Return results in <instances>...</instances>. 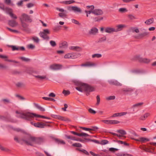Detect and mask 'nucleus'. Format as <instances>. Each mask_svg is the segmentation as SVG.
<instances>
[{
	"label": "nucleus",
	"instance_id": "f257e3e1",
	"mask_svg": "<svg viewBox=\"0 0 156 156\" xmlns=\"http://www.w3.org/2000/svg\"><path fill=\"white\" fill-rule=\"evenodd\" d=\"M16 116L19 118L29 120L34 117H40L42 118L49 119V118L44 116L37 115L35 114L30 113L29 112H21L16 111Z\"/></svg>",
	"mask_w": 156,
	"mask_h": 156
},
{
	"label": "nucleus",
	"instance_id": "f03ea898",
	"mask_svg": "<svg viewBox=\"0 0 156 156\" xmlns=\"http://www.w3.org/2000/svg\"><path fill=\"white\" fill-rule=\"evenodd\" d=\"M24 141L28 144L33 145V144H41L44 141L43 138L40 137H35L30 136L27 140H24Z\"/></svg>",
	"mask_w": 156,
	"mask_h": 156
},
{
	"label": "nucleus",
	"instance_id": "7ed1b4c3",
	"mask_svg": "<svg viewBox=\"0 0 156 156\" xmlns=\"http://www.w3.org/2000/svg\"><path fill=\"white\" fill-rule=\"evenodd\" d=\"M20 19L21 22H25L30 23L32 22V20L30 17V16L25 13H22L20 17Z\"/></svg>",
	"mask_w": 156,
	"mask_h": 156
},
{
	"label": "nucleus",
	"instance_id": "20e7f679",
	"mask_svg": "<svg viewBox=\"0 0 156 156\" xmlns=\"http://www.w3.org/2000/svg\"><path fill=\"white\" fill-rule=\"evenodd\" d=\"M50 34V31L48 29L44 30L43 31H41L39 35L44 40H48L49 39V37L48 34Z\"/></svg>",
	"mask_w": 156,
	"mask_h": 156
},
{
	"label": "nucleus",
	"instance_id": "39448f33",
	"mask_svg": "<svg viewBox=\"0 0 156 156\" xmlns=\"http://www.w3.org/2000/svg\"><path fill=\"white\" fill-rule=\"evenodd\" d=\"M83 87L84 88V91L87 92V95L89 94V92L94 91L95 90L93 87L85 83L83 84Z\"/></svg>",
	"mask_w": 156,
	"mask_h": 156
},
{
	"label": "nucleus",
	"instance_id": "423d86ee",
	"mask_svg": "<svg viewBox=\"0 0 156 156\" xmlns=\"http://www.w3.org/2000/svg\"><path fill=\"white\" fill-rule=\"evenodd\" d=\"M56 9L59 11L62 12L59 13L58 16L59 17L62 18H63L66 16L67 12L66 10H64V9L63 8H60L58 7L56 8Z\"/></svg>",
	"mask_w": 156,
	"mask_h": 156
},
{
	"label": "nucleus",
	"instance_id": "0eeeda50",
	"mask_svg": "<svg viewBox=\"0 0 156 156\" xmlns=\"http://www.w3.org/2000/svg\"><path fill=\"white\" fill-rule=\"evenodd\" d=\"M68 9L69 11H73L74 13H81L82 12L81 9L76 6H73L72 7H69L68 8Z\"/></svg>",
	"mask_w": 156,
	"mask_h": 156
},
{
	"label": "nucleus",
	"instance_id": "6e6552de",
	"mask_svg": "<svg viewBox=\"0 0 156 156\" xmlns=\"http://www.w3.org/2000/svg\"><path fill=\"white\" fill-rule=\"evenodd\" d=\"M87 9H90V10H85V12L87 14V17H90L89 15L91 13H92L93 11L94 8V7L93 5H87Z\"/></svg>",
	"mask_w": 156,
	"mask_h": 156
},
{
	"label": "nucleus",
	"instance_id": "1a4fd4ad",
	"mask_svg": "<svg viewBox=\"0 0 156 156\" xmlns=\"http://www.w3.org/2000/svg\"><path fill=\"white\" fill-rule=\"evenodd\" d=\"M136 58L140 62L145 63H148L150 61V60L146 58H143L140 57V56H136Z\"/></svg>",
	"mask_w": 156,
	"mask_h": 156
},
{
	"label": "nucleus",
	"instance_id": "9d476101",
	"mask_svg": "<svg viewBox=\"0 0 156 156\" xmlns=\"http://www.w3.org/2000/svg\"><path fill=\"white\" fill-rule=\"evenodd\" d=\"M50 68V69L53 70H57L61 69L62 66L58 64H55L51 65Z\"/></svg>",
	"mask_w": 156,
	"mask_h": 156
},
{
	"label": "nucleus",
	"instance_id": "9b49d317",
	"mask_svg": "<svg viewBox=\"0 0 156 156\" xmlns=\"http://www.w3.org/2000/svg\"><path fill=\"white\" fill-rule=\"evenodd\" d=\"M108 82L111 85H113L117 86H122V84L116 80H108Z\"/></svg>",
	"mask_w": 156,
	"mask_h": 156
},
{
	"label": "nucleus",
	"instance_id": "f8f14e48",
	"mask_svg": "<svg viewBox=\"0 0 156 156\" xmlns=\"http://www.w3.org/2000/svg\"><path fill=\"white\" fill-rule=\"evenodd\" d=\"M98 29L95 27H93L89 31V33L91 35H95L98 33Z\"/></svg>",
	"mask_w": 156,
	"mask_h": 156
},
{
	"label": "nucleus",
	"instance_id": "ddd939ff",
	"mask_svg": "<svg viewBox=\"0 0 156 156\" xmlns=\"http://www.w3.org/2000/svg\"><path fill=\"white\" fill-rule=\"evenodd\" d=\"M92 11V13L96 15H101L103 14V11L100 9H95Z\"/></svg>",
	"mask_w": 156,
	"mask_h": 156
},
{
	"label": "nucleus",
	"instance_id": "4468645a",
	"mask_svg": "<svg viewBox=\"0 0 156 156\" xmlns=\"http://www.w3.org/2000/svg\"><path fill=\"white\" fill-rule=\"evenodd\" d=\"M96 65V64L94 63L91 62H88L86 63L81 64L80 66H81L92 67L93 66H95Z\"/></svg>",
	"mask_w": 156,
	"mask_h": 156
},
{
	"label": "nucleus",
	"instance_id": "2eb2a0df",
	"mask_svg": "<svg viewBox=\"0 0 156 156\" xmlns=\"http://www.w3.org/2000/svg\"><path fill=\"white\" fill-rule=\"evenodd\" d=\"M104 31L105 33H111L112 32H115V28L111 27H107L105 29Z\"/></svg>",
	"mask_w": 156,
	"mask_h": 156
},
{
	"label": "nucleus",
	"instance_id": "dca6fc26",
	"mask_svg": "<svg viewBox=\"0 0 156 156\" xmlns=\"http://www.w3.org/2000/svg\"><path fill=\"white\" fill-rule=\"evenodd\" d=\"M12 49L13 51L15 50H23L24 51L25 50V48L23 47H19V46H12Z\"/></svg>",
	"mask_w": 156,
	"mask_h": 156
},
{
	"label": "nucleus",
	"instance_id": "f3484780",
	"mask_svg": "<svg viewBox=\"0 0 156 156\" xmlns=\"http://www.w3.org/2000/svg\"><path fill=\"white\" fill-rule=\"evenodd\" d=\"M125 26L123 25H119L116 26V28H115V32L119 31L122 30L123 28L125 27Z\"/></svg>",
	"mask_w": 156,
	"mask_h": 156
},
{
	"label": "nucleus",
	"instance_id": "a211bd4d",
	"mask_svg": "<svg viewBox=\"0 0 156 156\" xmlns=\"http://www.w3.org/2000/svg\"><path fill=\"white\" fill-rule=\"evenodd\" d=\"M132 139H134L135 140L137 141H140L142 142H144L146 141H149L150 140L149 139L144 137H140L138 139H135L133 138H132Z\"/></svg>",
	"mask_w": 156,
	"mask_h": 156
},
{
	"label": "nucleus",
	"instance_id": "6ab92c4d",
	"mask_svg": "<svg viewBox=\"0 0 156 156\" xmlns=\"http://www.w3.org/2000/svg\"><path fill=\"white\" fill-rule=\"evenodd\" d=\"M33 125L35 127L40 128H43L44 126V124L41 123L39 122L34 123Z\"/></svg>",
	"mask_w": 156,
	"mask_h": 156
},
{
	"label": "nucleus",
	"instance_id": "aec40b11",
	"mask_svg": "<svg viewBox=\"0 0 156 156\" xmlns=\"http://www.w3.org/2000/svg\"><path fill=\"white\" fill-rule=\"evenodd\" d=\"M143 103L142 102L139 103H136V104H135L134 105H133L132 107V108L133 109V111H134V110L140 107V106H141V105H142L143 104Z\"/></svg>",
	"mask_w": 156,
	"mask_h": 156
},
{
	"label": "nucleus",
	"instance_id": "412c9836",
	"mask_svg": "<svg viewBox=\"0 0 156 156\" xmlns=\"http://www.w3.org/2000/svg\"><path fill=\"white\" fill-rule=\"evenodd\" d=\"M9 24L12 27H16L17 25V23L14 20H9Z\"/></svg>",
	"mask_w": 156,
	"mask_h": 156
},
{
	"label": "nucleus",
	"instance_id": "4be33fe9",
	"mask_svg": "<svg viewBox=\"0 0 156 156\" xmlns=\"http://www.w3.org/2000/svg\"><path fill=\"white\" fill-rule=\"evenodd\" d=\"M3 11H4L6 13L9 15L10 13L12 12V9L8 7H5Z\"/></svg>",
	"mask_w": 156,
	"mask_h": 156
},
{
	"label": "nucleus",
	"instance_id": "5701e85b",
	"mask_svg": "<svg viewBox=\"0 0 156 156\" xmlns=\"http://www.w3.org/2000/svg\"><path fill=\"white\" fill-rule=\"evenodd\" d=\"M150 114L149 113H146L144 115L141 116L140 118V120H145L149 116Z\"/></svg>",
	"mask_w": 156,
	"mask_h": 156
},
{
	"label": "nucleus",
	"instance_id": "b1692460",
	"mask_svg": "<svg viewBox=\"0 0 156 156\" xmlns=\"http://www.w3.org/2000/svg\"><path fill=\"white\" fill-rule=\"evenodd\" d=\"M154 19L153 18H151L147 20L145 22V23L147 25H150L154 22Z\"/></svg>",
	"mask_w": 156,
	"mask_h": 156
},
{
	"label": "nucleus",
	"instance_id": "393cba45",
	"mask_svg": "<svg viewBox=\"0 0 156 156\" xmlns=\"http://www.w3.org/2000/svg\"><path fill=\"white\" fill-rule=\"evenodd\" d=\"M34 106L38 109L40 110L42 112H44L45 111V109L43 107H41V106L39 105L36 104L35 103H34Z\"/></svg>",
	"mask_w": 156,
	"mask_h": 156
},
{
	"label": "nucleus",
	"instance_id": "a878e982",
	"mask_svg": "<svg viewBox=\"0 0 156 156\" xmlns=\"http://www.w3.org/2000/svg\"><path fill=\"white\" fill-rule=\"evenodd\" d=\"M67 43L64 41L60 44L59 47L62 48H65L67 47Z\"/></svg>",
	"mask_w": 156,
	"mask_h": 156
},
{
	"label": "nucleus",
	"instance_id": "bb28decb",
	"mask_svg": "<svg viewBox=\"0 0 156 156\" xmlns=\"http://www.w3.org/2000/svg\"><path fill=\"white\" fill-rule=\"evenodd\" d=\"M73 55L72 53H69L65 55L64 56L65 58H73Z\"/></svg>",
	"mask_w": 156,
	"mask_h": 156
},
{
	"label": "nucleus",
	"instance_id": "cd10ccee",
	"mask_svg": "<svg viewBox=\"0 0 156 156\" xmlns=\"http://www.w3.org/2000/svg\"><path fill=\"white\" fill-rule=\"evenodd\" d=\"M17 87L19 88H21L24 87L25 84L22 82H18L16 84Z\"/></svg>",
	"mask_w": 156,
	"mask_h": 156
},
{
	"label": "nucleus",
	"instance_id": "c85d7f7f",
	"mask_svg": "<svg viewBox=\"0 0 156 156\" xmlns=\"http://www.w3.org/2000/svg\"><path fill=\"white\" fill-rule=\"evenodd\" d=\"M1 101L2 102L5 104L11 103L10 100L8 98L2 99L1 100Z\"/></svg>",
	"mask_w": 156,
	"mask_h": 156
},
{
	"label": "nucleus",
	"instance_id": "c756f323",
	"mask_svg": "<svg viewBox=\"0 0 156 156\" xmlns=\"http://www.w3.org/2000/svg\"><path fill=\"white\" fill-rule=\"evenodd\" d=\"M74 2H75V1H74L72 0L64 1L62 3L66 5H69L73 3Z\"/></svg>",
	"mask_w": 156,
	"mask_h": 156
},
{
	"label": "nucleus",
	"instance_id": "7c9ffc66",
	"mask_svg": "<svg viewBox=\"0 0 156 156\" xmlns=\"http://www.w3.org/2000/svg\"><path fill=\"white\" fill-rule=\"evenodd\" d=\"M71 49L77 51H79L81 50V48L78 46H72L71 48Z\"/></svg>",
	"mask_w": 156,
	"mask_h": 156
},
{
	"label": "nucleus",
	"instance_id": "2f4dec72",
	"mask_svg": "<svg viewBox=\"0 0 156 156\" xmlns=\"http://www.w3.org/2000/svg\"><path fill=\"white\" fill-rule=\"evenodd\" d=\"M76 89L81 92H83L84 91V88L83 87V84L80 87H76Z\"/></svg>",
	"mask_w": 156,
	"mask_h": 156
},
{
	"label": "nucleus",
	"instance_id": "473e14b6",
	"mask_svg": "<svg viewBox=\"0 0 156 156\" xmlns=\"http://www.w3.org/2000/svg\"><path fill=\"white\" fill-rule=\"evenodd\" d=\"M131 30L133 32L138 33L139 32V30L138 28L134 27L131 28Z\"/></svg>",
	"mask_w": 156,
	"mask_h": 156
},
{
	"label": "nucleus",
	"instance_id": "72a5a7b5",
	"mask_svg": "<svg viewBox=\"0 0 156 156\" xmlns=\"http://www.w3.org/2000/svg\"><path fill=\"white\" fill-rule=\"evenodd\" d=\"M34 76L37 78L41 80L45 79L46 78V76H45L36 75Z\"/></svg>",
	"mask_w": 156,
	"mask_h": 156
},
{
	"label": "nucleus",
	"instance_id": "f704fd0d",
	"mask_svg": "<svg viewBox=\"0 0 156 156\" xmlns=\"http://www.w3.org/2000/svg\"><path fill=\"white\" fill-rule=\"evenodd\" d=\"M77 136H89V135L85 133H78V134H77Z\"/></svg>",
	"mask_w": 156,
	"mask_h": 156
},
{
	"label": "nucleus",
	"instance_id": "c9c22d12",
	"mask_svg": "<svg viewBox=\"0 0 156 156\" xmlns=\"http://www.w3.org/2000/svg\"><path fill=\"white\" fill-rule=\"evenodd\" d=\"M117 132L122 135H125L126 134V131L123 130H118Z\"/></svg>",
	"mask_w": 156,
	"mask_h": 156
},
{
	"label": "nucleus",
	"instance_id": "e433bc0d",
	"mask_svg": "<svg viewBox=\"0 0 156 156\" xmlns=\"http://www.w3.org/2000/svg\"><path fill=\"white\" fill-rule=\"evenodd\" d=\"M101 55L100 54H95L92 55L93 58H100L101 57Z\"/></svg>",
	"mask_w": 156,
	"mask_h": 156
},
{
	"label": "nucleus",
	"instance_id": "4c0bfd02",
	"mask_svg": "<svg viewBox=\"0 0 156 156\" xmlns=\"http://www.w3.org/2000/svg\"><path fill=\"white\" fill-rule=\"evenodd\" d=\"M42 98L44 99L47 101H55V100L49 97H43Z\"/></svg>",
	"mask_w": 156,
	"mask_h": 156
},
{
	"label": "nucleus",
	"instance_id": "58836bf2",
	"mask_svg": "<svg viewBox=\"0 0 156 156\" xmlns=\"http://www.w3.org/2000/svg\"><path fill=\"white\" fill-rule=\"evenodd\" d=\"M32 40L35 42L38 43L39 41V38L37 37H32Z\"/></svg>",
	"mask_w": 156,
	"mask_h": 156
},
{
	"label": "nucleus",
	"instance_id": "ea45409f",
	"mask_svg": "<svg viewBox=\"0 0 156 156\" xmlns=\"http://www.w3.org/2000/svg\"><path fill=\"white\" fill-rule=\"evenodd\" d=\"M102 122L106 124H111V120H102Z\"/></svg>",
	"mask_w": 156,
	"mask_h": 156
},
{
	"label": "nucleus",
	"instance_id": "a19ab883",
	"mask_svg": "<svg viewBox=\"0 0 156 156\" xmlns=\"http://www.w3.org/2000/svg\"><path fill=\"white\" fill-rule=\"evenodd\" d=\"M72 146L74 147H82V145L79 143H76L72 144Z\"/></svg>",
	"mask_w": 156,
	"mask_h": 156
},
{
	"label": "nucleus",
	"instance_id": "79ce46f5",
	"mask_svg": "<svg viewBox=\"0 0 156 156\" xmlns=\"http://www.w3.org/2000/svg\"><path fill=\"white\" fill-rule=\"evenodd\" d=\"M115 98V96H110L108 97H107L106 99L107 100H111L114 99Z\"/></svg>",
	"mask_w": 156,
	"mask_h": 156
},
{
	"label": "nucleus",
	"instance_id": "37998d69",
	"mask_svg": "<svg viewBox=\"0 0 156 156\" xmlns=\"http://www.w3.org/2000/svg\"><path fill=\"white\" fill-rule=\"evenodd\" d=\"M103 18V17H96L94 19V20L96 22H99L102 20Z\"/></svg>",
	"mask_w": 156,
	"mask_h": 156
},
{
	"label": "nucleus",
	"instance_id": "c03bdc74",
	"mask_svg": "<svg viewBox=\"0 0 156 156\" xmlns=\"http://www.w3.org/2000/svg\"><path fill=\"white\" fill-rule=\"evenodd\" d=\"M22 27L24 28V30L27 28L28 25L26 23H25V22H21Z\"/></svg>",
	"mask_w": 156,
	"mask_h": 156
},
{
	"label": "nucleus",
	"instance_id": "a18cd8bd",
	"mask_svg": "<svg viewBox=\"0 0 156 156\" xmlns=\"http://www.w3.org/2000/svg\"><path fill=\"white\" fill-rule=\"evenodd\" d=\"M108 143V141L106 140H102L101 141V144L102 145H105Z\"/></svg>",
	"mask_w": 156,
	"mask_h": 156
},
{
	"label": "nucleus",
	"instance_id": "49530a36",
	"mask_svg": "<svg viewBox=\"0 0 156 156\" xmlns=\"http://www.w3.org/2000/svg\"><path fill=\"white\" fill-rule=\"evenodd\" d=\"M119 12H126L127 11L126 9L125 8H119Z\"/></svg>",
	"mask_w": 156,
	"mask_h": 156
},
{
	"label": "nucleus",
	"instance_id": "de8ad7c7",
	"mask_svg": "<svg viewBox=\"0 0 156 156\" xmlns=\"http://www.w3.org/2000/svg\"><path fill=\"white\" fill-rule=\"evenodd\" d=\"M120 123V122L116 120H111V124H118Z\"/></svg>",
	"mask_w": 156,
	"mask_h": 156
},
{
	"label": "nucleus",
	"instance_id": "09e8293b",
	"mask_svg": "<svg viewBox=\"0 0 156 156\" xmlns=\"http://www.w3.org/2000/svg\"><path fill=\"white\" fill-rule=\"evenodd\" d=\"M88 111L91 114H95L96 113V112L95 110L91 108H89L88 109Z\"/></svg>",
	"mask_w": 156,
	"mask_h": 156
},
{
	"label": "nucleus",
	"instance_id": "8fccbe9b",
	"mask_svg": "<svg viewBox=\"0 0 156 156\" xmlns=\"http://www.w3.org/2000/svg\"><path fill=\"white\" fill-rule=\"evenodd\" d=\"M56 140L58 144H65V142L63 140H60L58 139H56Z\"/></svg>",
	"mask_w": 156,
	"mask_h": 156
},
{
	"label": "nucleus",
	"instance_id": "3c124183",
	"mask_svg": "<svg viewBox=\"0 0 156 156\" xmlns=\"http://www.w3.org/2000/svg\"><path fill=\"white\" fill-rule=\"evenodd\" d=\"M65 137L68 139H71V140L75 141L76 139H75V137L74 136H72V138H71V136H68L67 135H65Z\"/></svg>",
	"mask_w": 156,
	"mask_h": 156
},
{
	"label": "nucleus",
	"instance_id": "603ef678",
	"mask_svg": "<svg viewBox=\"0 0 156 156\" xmlns=\"http://www.w3.org/2000/svg\"><path fill=\"white\" fill-rule=\"evenodd\" d=\"M50 43L52 47H54L56 45V43L55 41H51L50 42Z\"/></svg>",
	"mask_w": 156,
	"mask_h": 156
},
{
	"label": "nucleus",
	"instance_id": "864d4df0",
	"mask_svg": "<svg viewBox=\"0 0 156 156\" xmlns=\"http://www.w3.org/2000/svg\"><path fill=\"white\" fill-rule=\"evenodd\" d=\"M0 149L2 151H9L8 149L5 148L1 145H0Z\"/></svg>",
	"mask_w": 156,
	"mask_h": 156
},
{
	"label": "nucleus",
	"instance_id": "5fc2aeb1",
	"mask_svg": "<svg viewBox=\"0 0 156 156\" xmlns=\"http://www.w3.org/2000/svg\"><path fill=\"white\" fill-rule=\"evenodd\" d=\"M65 95H68L70 94V92L69 90H64L62 92Z\"/></svg>",
	"mask_w": 156,
	"mask_h": 156
},
{
	"label": "nucleus",
	"instance_id": "6e6d98bb",
	"mask_svg": "<svg viewBox=\"0 0 156 156\" xmlns=\"http://www.w3.org/2000/svg\"><path fill=\"white\" fill-rule=\"evenodd\" d=\"M72 22L75 24H80V23L78 21H77V20L74 19H72L71 20Z\"/></svg>",
	"mask_w": 156,
	"mask_h": 156
},
{
	"label": "nucleus",
	"instance_id": "4d7b16f0",
	"mask_svg": "<svg viewBox=\"0 0 156 156\" xmlns=\"http://www.w3.org/2000/svg\"><path fill=\"white\" fill-rule=\"evenodd\" d=\"M118 149L113 148V147H111L109 148V150L110 151L115 152V151H118Z\"/></svg>",
	"mask_w": 156,
	"mask_h": 156
},
{
	"label": "nucleus",
	"instance_id": "13d9d810",
	"mask_svg": "<svg viewBox=\"0 0 156 156\" xmlns=\"http://www.w3.org/2000/svg\"><path fill=\"white\" fill-rule=\"evenodd\" d=\"M34 6V4L32 3H29L27 4V7L28 8H30L31 7H32Z\"/></svg>",
	"mask_w": 156,
	"mask_h": 156
},
{
	"label": "nucleus",
	"instance_id": "bf43d9fd",
	"mask_svg": "<svg viewBox=\"0 0 156 156\" xmlns=\"http://www.w3.org/2000/svg\"><path fill=\"white\" fill-rule=\"evenodd\" d=\"M129 18L131 20H133L136 19V17L134 16V15L130 14L128 15Z\"/></svg>",
	"mask_w": 156,
	"mask_h": 156
},
{
	"label": "nucleus",
	"instance_id": "052dcab7",
	"mask_svg": "<svg viewBox=\"0 0 156 156\" xmlns=\"http://www.w3.org/2000/svg\"><path fill=\"white\" fill-rule=\"evenodd\" d=\"M9 16H11V17L13 19H16L17 18L16 16L14 14H13L12 12L9 15Z\"/></svg>",
	"mask_w": 156,
	"mask_h": 156
},
{
	"label": "nucleus",
	"instance_id": "680f3d73",
	"mask_svg": "<svg viewBox=\"0 0 156 156\" xmlns=\"http://www.w3.org/2000/svg\"><path fill=\"white\" fill-rule=\"evenodd\" d=\"M20 58L23 61L27 62L30 60V59L28 58H26L24 57H21Z\"/></svg>",
	"mask_w": 156,
	"mask_h": 156
},
{
	"label": "nucleus",
	"instance_id": "e2e57ef3",
	"mask_svg": "<svg viewBox=\"0 0 156 156\" xmlns=\"http://www.w3.org/2000/svg\"><path fill=\"white\" fill-rule=\"evenodd\" d=\"M28 47L29 48L33 49L35 48V46L32 44H30L28 45Z\"/></svg>",
	"mask_w": 156,
	"mask_h": 156
},
{
	"label": "nucleus",
	"instance_id": "0e129e2a",
	"mask_svg": "<svg viewBox=\"0 0 156 156\" xmlns=\"http://www.w3.org/2000/svg\"><path fill=\"white\" fill-rule=\"evenodd\" d=\"M97 105H98L99 104L100 102V98L99 95H98L97 96Z\"/></svg>",
	"mask_w": 156,
	"mask_h": 156
},
{
	"label": "nucleus",
	"instance_id": "69168bd1",
	"mask_svg": "<svg viewBox=\"0 0 156 156\" xmlns=\"http://www.w3.org/2000/svg\"><path fill=\"white\" fill-rule=\"evenodd\" d=\"M5 8L3 4L0 3V9L2 10H3Z\"/></svg>",
	"mask_w": 156,
	"mask_h": 156
},
{
	"label": "nucleus",
	"instance_id": "338daca9",
	"mask_svg": "<svg viewBox=\"0 0 156 156\" xmlns=\"http://www.w3.org/2000/svg\"><path fill=\"white\" fill-rule=\"evenodd\" d=\"M91 129L90 130H93V131H95L96 130H97L98 129V128L96 126H94L92 127L91 128Z\"/></svg>",
	"mask_w": 156,
	"mask_h": 156
},
{
	"label": "nucleus",
	"instance_id": "774afa93",
	"mask_svg": "<svg viewBox=\"0 0 156 156\" xmlns=\"http://www.w3.org/2000/svg\"><path fill=\"white\" fill-rule=\"evenodd\" d=\"M64 107L62 108V109L64 111H66V109L68 108V105L66 104H64Z\"/></svg>",
	"mask_w": 156,
	"mask_h": 156
}]
</instances>
